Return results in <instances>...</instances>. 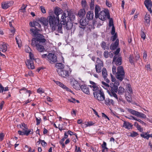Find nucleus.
I'll use <instances>...</instances> for the list:
<instances>
[{"label":"nucleus","mask_w":152,"mask_h":152,"mask_svg":"<svg viewBox=\"0 0 152 152\" xmlns=\"http://www.w3.org/2000/svg\"><path fill=\"white\" fill-rule=\"evenodd\" d=\"M32 35L34 37L31 40V45L33 47H36L37 49L39 52H44L45 48L44 45L45 44L46 39L44 36L39 33V30L30 29Z\"/></svg>","instance_id":"f257e3e1"},{"label":"nucleus","mask_w":152,"mask_h":152,"mask_svg":"<svg viewBox=\"0 0 152 152\" xmlns=\"http://www.w3.org/2000/svg\"><path fill=\"white\" fill-rule=\"evenodd\" d=\"M75 18V15L71 12L64 11L62 14L60 20V23H59L58 27V31L59 33H62V25H66L67 30L71 29L73 26L72 21H73Z\"/></svg>","instance_id":"f03ea898"},{"label":"nucleus","mask_w":152,"mask_h":152,"mask_svg":"<svg viewBox=\"0 0 152 152\" xmlns=\"http://www.w3.org/2000/svg\"><path fill=\"white\" fill-rule=\"evenodd\" d=\"M119 84L118 80H117L114 83H111L110 84V90L107 91L109 94L111 96L114 97L117 100H118V97L115 93L118 91V86L119 85Z\"/></svg>","instance_id":"7ed1b4c3"},{"label":"nucleus","mask_w":152,"mask_h":152,"mask_svg":"<svg viewBox=\"0 0 152 152\" xmlns=\"http://www.w3.org/2000/svg\"><path fill=\"white\" fill-rule=\"evenodd\" d=\"M48 19L49 20V23L52 30H55L56 27H57L59 23V18L55 17L54 15H52L49 16L48 17Z\"/></svg>","instance_id":"20e7f679"},{"label":"nucleus","mask_w":152,"mask_h":152,"mask_svg":"<svg viewBox=\"0 0 152 152\" xmlns=\"http://www.w3.org/2000/svg\"><path fill=\"white\" fill-rule=\"evenodd\" d=\"M117 72L115 75L117 79L122 81L125 77V72L122 66H119L117 68Z\"/></svg>","instance_id":"39448f33"},{"label":"nucleus","mask_w":152,"mask_h":152,"mask_svg":"<svg viewBox=\"0 0 152 152\" xmlns=\"http://www.w3.org/2000/svg\"><path fill=\"white\" fill-rule=\"evenodd\" d=\"M30 59H27L26 61V64L29 69H33L34 68L33 61H35L34 54L31 52L29 53Z\"/></svg>","instance_id":"423d86ee"},{"label":"nucleus","mask_w":152,"mask_h":152,"mask_svg":"<svg viewBox=\"0 0 152 152\" xmlns=\"http://www.w3.org/2000/svg\"><path fill=\"white\" fill-rule=\"evenodd\" d=\"M69 68H64L61 70H57V72L59 75L63 78L68 77L69 75Z\"/></svg>","instance_id":"0eeeda50"},{"label":"nucleus","mask_w":152,"mask_h":152,"mask_svg":"<svg viewBox=\"0 0 152 152\" xmlns=\"http://www.w3.org/2000/svg\"><path fill=\"white\" fill-rule=\"evenodd\" d=\"M47 60L52 64H53L57 61L56 56L54 54L49 53L48 55Z\"/></svg>","instance_id":"6e6552de"},{"label":"nucleus","mask_w":152,"mask_h":152,"mask_svg":"<svg viewBox=\"0 0 152 152\" xmlns=\"http://www.w3.org/2000/svg\"><path fill=\"white\" fill-rule=\"evenodd\" d=\"M79 23V27L83 29H85L86 26L88 24V21L86 18H83L80 20Z\"/></svg>","instance_id":"1a4fd4ad"},{"label":"nucleus","mask_w":152,"mask_h":152,"mask_svg":"<svg viewBox=\"0 0 152 152\" xmlns=\"http://www.w3.org/2000/svg\"><path fill=\"white\" fill-rule=\"evenodd\" d=\"M29 25L31 27L34 28H31V29H33L34 30H35V29H37L39 30V31H40V28H41V25L37 22H30Z\"/></svg>","instance_id":"9d476101"},{"label":"nucleus","mask_w":152,"mask_h":152,"mask_svg":"<svg viewBox=\"0 0 152 152\" xmlns=\"http://www.w3.org/2000/svg\"><path fill=\"white\" fill-rule=\"evenodd\" d=\"M144 4L150 13H152V2L151 0H145Z\"/></svg>","instance_id":"9b49d317"},{"label":"nucleus","mask_w":152,"mask_h":152,"mask_svg":"<svg viewBox=\"0 0 152 152\" xmlns=\"http://www.w3.org/2000/svg\"><path fill=\"white\" fill-rule=\"evenodd\" d=\"M95 98H96L99 101H103L104 99L105 96L103 91L100 92H98L97 94L94 95Z\"/></svg>","instance_id":"f8f14e48"},{"label":"nucleus","mask_w":152,"mask_h":152,"mask_svg":"<svg viewBox=\"0 0 152 152\" xmlns=\"http://www.w3.org/2000/svg\"><path fill=\"white\" fill-rule=\"evenodd\" d=\"M117 56H115L113 58V63H114L117 65L119 66L121 64L122 59L121 57H119L117 58Z\"/></svg>","instance_id":"ddd939ff"},{"label":"nucleus","mask_w":152,"mask_h":152,"mask_svg":"<svg viewBox=\"0 0 152 152\" xmlns=\"http://www.w3.org/2000/svg\"><path fill=\"white\" fill-rule=\"evenodd\" d=\"M13 4V2L12 1H4L1 3V7L3 9H6L12 5Z\"/></svg>","instance_id":"4468645a"},{"label":"nucleus","mask_w":152,"mask_h":152,"mask_svg":"<svg viewBox=\"0 0 152 152\" xmlns=\"http://www.w3.org/2000/svg\"><path fill=\"white\" fill-rule=\"evenodd\" d=\"M72 87L77 90H80L81 88L80 84L75 80H72L71 82Z\"/></svg>","instance_id":"2eb2a0df"},{"label":"nucleus","mask_w":152,"mask_h":152,"mask_svg":"<svg viewBox=\"0 0 152 152\" xmlns=\"http://www.w3.org/2000/svg\"><path fill=\"white\" fill-rule=\"evenodd\" d=\"M62 12V10L58 7H56L54 10V13L56 15L55 17L58 18H59V15Z\"/></svg>","instance_id":"dca6fc26"},{"label":"nucleus","mask_w":152,"mask_h":152,"mask_svg":"<svg viewBox=\"0 0 152 152\" xmlns=\"http://www.w3.org/2000/svg\"><path fill=\"white\" fill-rule=\"evenodd\" d=\"M37 20L45 26H47L49 23V20L48 18L47 19L44 17L38 18Z\"/></svg>","instance_id":"f3484780"},{"label":"nucleus","mask_w":152,"mask_h":152,"mask_svg":"<svg viewBox=\"0 0 152 152\" xmlns=\"http://www.w3.org/2000/svg\"><path fill=\"white\" fill-rule=\"evenodd\" d=\"M106 12L105 11H101L99 14V17L98 18L102 20H104L107 19Z\"/></svg>","instance_id":"a211bd4d"},{"label":"nucleus","mask_w":152,"mask_h":152,"mask_svg":"<svg viewBox=\"0 0 152 152\" xmlns=\"http://www.w3.org/2000/svg\"><path fill=\"white\" fill-rule=\"evenodd\" d=\"M89 86L91 88H93V91H94L93 93V94L94 95L96 94L99 92H100L102 91V90L100 88H99L98 86H97L96 87L94 86H91V85Z\"/></svg>","instance_id":"6ab92c4d"},{"label":"nucleus","mask_w":152,"mask_h":152,"mask_svg":"<svg viewBox=\"0 0 152 152\" xmlns=\"http://www.w3.org/2000/svg\"><path fill=\"white\" fill-rule=\"evenodd\" d=\"M123 127L128 130L132 129L133 125L129 122L124 121Z\"/></svg>","instance_id":"aec40b11"},{"label":"nucleus","mask_w":152,"mask_h":152,"mask_svg":"<svg viewBox=\"0 0 152 152\" xmlns=\"http://www.w3.org/2000/svg\"><path fill=\"white\" fill-rule=\"evenodd\" d=\"M119 43V39H117L115 42L114 43H112L110 47V49L112 50H114L116 49Z\"/></svg>","instance_id":"412c9836"},{"label":"nucleus","mask_w":152,"mask_h":152,"mask_svg":"<svg viewBox=\"0 0 152 152\" xmlns=\"http://www.w3.org/2000/svg\"><path fill=\"white\" fill-rule=\"evenodd\" d=\"M80 88L82 91L85 93L87 94H90L89 88L87 85L85 84L81 85V86Z\"/></svg>","instance_id":"4be33fe9"},{"label":"nucleus","mask_w":152,"mask_h":152,"mask_svg":"<svg viewBox=\"0 0 152 152\" xmlns=\"http://www.w3.org/2000/svg\"><path fill=\"white\" fill-rule=\"evenodd\" d=\"M145 23L146 24V25L149 26L150 25V15L149 13H147L144 17Z\"/></svg>","instance_id":"5701e85b"},{"label":"nucleus","mask_w":152,"mask_h":152,"mask_svg":"<svg viewBox=\"0 0 152 152\" xmlns=\"http://www.w3.org/2000/svg\"><path fill=\"white\" fill-rule=\"evenodd\" d=\"M94 13L92 11H88L86 15V17L88 20H91L93 18Z\"/></svg>","instance_id":"b1692460"},{"label":"nucleus","mask_w":152,"mask_h":152,"mask_svg":"<svg viewBox=\"0 0 152 152\" xmlns=\"http://www.w3.org/2000/svg\"><path fill=\"white\" fill-rule=\"evenodd\" d=\"M65 66L61 63H57L56 64L55 67L57 70H61L64 68Z\"/></svg>","instance_id":"393cba45"},{"label":"nucleus","mask_w":152,"mask_h":152,"mask_svg":"<svg viewBox=\"0 0 152 152\" xmlns=\"http://www.w3.org/2000/svg\"><path fill=\"white\" fill-rule=\"evenodd\" d=\"M95 17L96 18H98L99 17V12L101 10L100 7L98 5H96L95 8Z\"/></svg>","instance_id":"a878e982"},{"label":"nucleus","mask_w":152,"mask_h":152,"mask_svg":"<svg viewBox=\"0 0 152 152\" xmlns=\"http://www.w3.org/2000/svg\"><path fill=\"white\" fill-rule=\"evenodd\" d=\"M27 129H24L23 130L24 132V135L28 136L29 134H32L33 133V130L32 129H29L27 130Z\"/></svg>","instance_id":"bb28decb"},{"label":"nucleus","mask_w":152,"mask_h":152,"mask_svg":"<svg viewBox=\"0 0 152 152\" xmlns=\"http://www.w3.org/2000/svg\"><path fill=\"white\" fill-rule=\"evenodd\" d=\"M7 44H3L1 45L0 47V51L3 52H5L7 50Z\"/></svg>","instance_id":"cd10ccee"},{"label":"nucleus","mask_w":152,"mask_h":152,"mask_svg":"<svg viewBox=\"0 0 152 152\" xmlns=\"http://www.w3.org/2000/svg\"><path fill=\"white\" fill-rule=\"evenodd\" d=\"M85 10L83 9H80L78 12V15L80 17H83L85 14Z\"/></svg>","instance_id":"c85d7f7f"},{"label":"nucleus","mask_w":152,"mask_h":152,"mask_svg":"<svg viewBox=\"0 0 152 152\" xmlns=\"http://www.w3.org/2000/svg\"><path fill=\"white\" fill-rule=\"evenodd\" d=\"M20 91H24L25 92L26 94L28 97H29L30 95L31 94V91L27 90L26 88H23L20 89Z\"/></svg>","instance_id":"c756f323"},{"label":"nucleus","mask_w":152,"mask_h":152,"mask_svg":"<svg viewBox=\"0 0 152 152\" xmlns=\"http://www.w3.org/2000/svg\"><path fill=\"white\" fill-rule=\"evenodd\" d=\"M102 75L104 78L107 77V74L106 69L105 68H103L102 71Z\"/></svg>","instance_id":"7c9ffc66"},{"label":"nucleus","mask_w":152,"mask_h":152,"mask_svg":"<svg viewBox=\"0 0 152 152\" xmlns=\"http://www.w3.org/2000/svg\"><path fill=\"white\" fill-rule=\"evenodd\" d=\"M140 135L141 137L145 138L147 140H148L149 137H152V134H148L146 135H145L144 134H141Z\"/></svg>","instance_id":"2f4dec72"},{"label":"nucleus","mask_w":152,"mask_h":152,"mask_svg":"<svg viewBox=\"0 0 152 152\" xmlns=\"http://www.w3.org/2000/svg\"><path fill=\"white\" fill-rule=\"evenodd\" d=\"M128 111L131 113L137 116L139 112L132 109H129Z\"/></svg>","instance_id":"473e14b6"},{"label":"nucleus","mask_w":152,"mask_h":152,"mask_svg":"<svg viewBox=\"0 0 152 152\" xmlns=\"http://www.w3.org/2000/svg\"><path fill=\"white\" fill-rule=\"evenodd\" d=\"M124 89L123 87L121 86L119 87L118 89V94L119 95L123 94L124 93Z\"/></svg>","instance_id":"72a5a7b5"},{"label":"nucleus","mask_w":152,"mask_h":152,"mask_svg":"<svg viewBox=\"0 0 152 152\" xmlns=\"http://www.w3.org/2000/svg\"><path fill=\"white\" fill-rule=\"evenodd\" d=\"M96 63L97 64L96 65H99L102 66H103V64L102 61L99 58H96Z\"/></svg>","instance_id":"f704fd0d"},{"label":"nucleus","mask_w":152,"mask_h":152,"mask_svg":"<svg viewBox=\"0 0 152 152\" xmlns=\"http://www.w3.org/2000/svg\"><path fill=\"white\" fill-rule=\"evenodd\" d=\"M20 127L23 130H24V129H28L27 125L25 124L24 123H21L20 125Z\"/></svg>","instance_id":"c9c22d12"},{"label":"nucleus","mask_w":152,"mask_h":152,"mask_svg":"<svg viewBox=\"0 0 152 152\" xmlns=\"http://www.w3.org/2000/svg\"><path fill=\"white\" fill-rule=\"evenodd\" d=\"M102 148L104 149H106V152L108 151V148L107 147V143L104 141H103V144L101 146Z\"/></svg>","instance_id":"e433bc0d"},{"label":"nucleus","mask_w":152,"mask_h":152,"mask_svg":"<svg viewBox=\"0 0 152 152\" xmlns=\"http://www.w3.org/2000/svg\"><path fill=\"white\" fill-rule=\"evenodd\" d=\"M102 66L99 65H95V69L97 72L99 73L101 72Z\"/></svg>","instance_id":"4c0bfd02"},{"label":"nucleus","mask_w":152,"mask_h":152,"mask_svg":"<svg viewBox=\"0 0 152 152\" xmlns=\"http://www.w3.org/2000/svg\"><path fill=\"white\" fill-rule=\"evenodd\" d=\"M137 117L142 118H143L145 119L146 118V115H145L143 114L142 113L138 112Z\"/></svg>","instance_id":"58836bf2"},{"label":"nucleus","mask_w":152,"mask_h":152,"mask_svg":"<svg viewBox=\"0 0 152 152\" xmlns=\"http://www.w3.org/2000/svg\"><path fill=\"white\" fill-rule=\"evenodd\" d=\"M56 84L58 85L59 86L61 87L64 88L65 87V86L63 84L61 83V82L58 81H55Z\"/></svg>","instance_id":"ea45409f"},{"label":"nucleus","mask_w":152,"mask_h":152,"mask_svg":"<svg viewBox=\"0 0 152 152\" xmlns=\"http://www.w3.org/2000/svg\"><path fill=\"white\" fill-rule=\"evenodd\" d=\"M94 0H91V2L90 4V9L91 10H93L94 8Z\"/></svg>","instance_id":"a19ab883"},{"label":"nucleus","mask_w":152,"mask_h":152,"mask_svg":"<svg viewBox=\"0 0 152 152\" xmlns=\"http://www.w3.org/2000/svg\"><path fill=\"white\" fill-rule=\"evenodd\" d=\"M134 57L132 56L131 55H130L129 58V61L130 63L132 64H134Z\"/></svg>","instance_id":"79ce46f5"},{"label":"nucleus","mask_w":152,"mask_h":152,"mask_svg":"<svg viewBox=\"0 0 152 152\" xmlns=\"http://www.w3.org/2000/svg\"><path fill=\"white\" fill-rule=\"evenodd\" d=\"M69 101L70 102H72L73 103H75L76 102H77V103H79V102L78 100H76L75 99L72 98L71 99H68Z\"/></svg>","instance_id":"37998d69"},{"label":"nucleus","mask_w":152,"mask_h":152,"mask_svg":"<svg viewBox=\"0 0 152 152\" xmlns=\"http://www.w3.org/2000/svg\"><path fill=\"white\" fill-rule=\"evenodd\" d=\"M110 109V110L111 113L112 115L118 118H119V114L116 113L115 112L113 111L111 109Z\"/></svg>","instance_id":"c03bdc74"},{"label":"nucleus","mask_w":152,"mask_h":152,"mask_svg":"<svg viewBox=\"0 0 152 152\" xmlns=\"http://www.w3.org/2000/svg\"><path fill=\"white\" fill-rule=\"evenodd\" d=\"M77 110L76 109H72V111L71 112V114L73 117H75L76 115V113Z\"/></svg>","instance_id":"a18cd8bd"},{"label":"nucleus","mask_w":152,"mask_h":152,"mask_svg":"<svg viewBox=\"0 0 152 152\" xmlns=\"http://www.w3.org/2000/svg\"><path fill=\"white\" fill-rule=\"evenodd\" d=\"M141 37L143 39H145L146 35L145 33L144 32L143 29L142 28L141 30Z\"/></svg>","instance_id":"49530a36"},{"label":"nucleus","mask_w":152,"mask_h":152,"mask_svg":"<svg viewBox=\"0 0 152 152\" xmlns=\"http://www.w3.org/2000/svg\"><path fill=\"white\" fill-rule=\"evenodd\" d=\"M117 33H115L113 36H112L110 38V39L112 40V41H115L117 38Z\"/></svg>","instance_id":"de8ad7c7"},{"label":"nucleus","mask_w":152,"mask_h":152,"mask_svg":"<svg viewBox=\"0 0 152 152\" xmlns=\"http://www.w3.org/2000/svg\"><path fill=\"white\" fill-rule=\"evenodd\" d=\"M138 135V134L137 132L134 131H133L132 133H131L130 136L132 137H135L137 136Z\"/></svg>","instance_id":"09e8293b"},{"label":"nucleus","mask_w":152,"mask_h":152,"mask_svg":"<svg viewBox=\"0 0 152 152\" xmlns=\"http://www.w3.org/2000/svg\"><path fill=\"white\" fill-rule=\"evenodd\" d=\"M106 43L104 41H103L101 44V46L104 50L106 49Z\"/></svg>","instance_id":"8fccbe9b"},{"label":"nucleus","mask_w":152,"mask_h":152,"mask_svg":"<svg viewBox=\"0 0 152 152\" xmlns=\"http://www.w3.org/2000/svg\"><path fill=\"white\" fill-rule=\"evenodd\" d=\"M35 118L37 122L36 124L37 125H38L40 124V122L42 121V120L40 117L37 118L36 117Z\"/></svg>","instance_id":"3c124183"},{"label":"nucleus","mask_w":152,"mask_h":152,"mask_svg":"<svg viewBox=\"0 0 152 152\" xmlns=\"http://www.w3.org/2000/svg\"><path fill=\"white\" fill-rule=\"evenodd\" d=\"M94 124L95 123H94L92 121H91L88 122H87V124H86V125L87 127L90 126H92L94 125Z\"/></svg>","instance_id":"603ef678"},{"label":"nucleus","mask_w":152,"mask_h":152,"mask_svg":"<svg viewBox=\"0 0 152 152\" xmlns=\"http://www.w3.org/2000/svg\"><path fill=\"white\" fill-rule=\"evenodd\" d=\"M109 27H111L112 26H114L113 24V20L112 18L110 19L109 21Z\"/></svg>","instance_id":"864d4df0"},{"label":"nucleus","mask_w":152,"mask_h":152,"mask_svg":"<svg viewBox=\"0 0 152 152\" xmlns=\"http://www.w3.org/2000/svg\"><path fill=\"white\" fill-rule=\"evenodd\" d=\"M27 5L26 6H25V4H23L22 5V7H21L20 9V10H23L22 11H21L22 12H25L26 10V7Z\"/></svg>","instance_id":"5fc2aeb1"},{"label":"nucleus","mask_w":152,"mask_h":152,"mask_svg":"<svg viewBox=\"0 0 152 152\" xmlns=\"http://www.w3.org/2000/svg\"><path fill=\"white\" fill-rule=\"evenodd\" d=\"M112 72L113 75L116 74V67L115 66H113L112 68Z\"/></svg>","instance_id":"6e6d98bb"},{"label":"nucleus","mask_w":152,"mask_h":152,"mask_svg":"<svg viewBox=\"0 0 152 152\" xmlns=\"http://www.w3.org/2000/svg\"><path fill=\"white\" fill-rule=\"evenodd\" d=\"M81 4L83 7H85L86 5V0H82L81 1Z\"/></svg>","instance_id":"4d7b16f0"},{"label":"nucleus","mask_w":152,"mask_h":152,"mask_svg":"<svg viewBox=\"0 0 152 152\" xmlns=\"http://www.w3.org/2000/svg\"><path fill=\"white\" fill-rule=\"evenodd\" d=\"M136 128H137L138 130H139L140 132H142L143 131V128H141V126L139 125H137V126Z\"/></svg>","instance_id":"13d9d810"},{"label":"nucleus","mask_w":152,"mask_h":152,"mask_svg":"<svg viewBox=\"0 0 152 152\" xmlns=\"http://www.w3.org/2000/svg\"><path fill=\"white\" fill-rule=\"evenodd\" d=\"M102 118H104V119H107L109 121L110 120L109 118L104 113H102Z\"/></svg>","instance_id":"bf43d9fd"},{"label":"nucleus","mask_w":152,"mask_h":152,"mask_svg":"<svg viewBox=\"0 0 152 152\" xmlns=\"http://www.w3.org/2000/svg\"><path fill=\"white\" fill-rule=\"evenodd\" d=\"M108 52L107 51H105L104 53V56L106 58H107L108 57Z\"/></svg>","instance_id":"052dcab7"},{"label":"nucleus","mask_w":152,"mask_h":152,"mask_svg":"<svg viewBox=\"0 0 152 152\" xmlns=\"http://www.w3.org/2000/svg\"><path fill=\"white\" fill-rule=\"evenodd\" d=\"M40 8L41 9V12L43 13L44 14L46 13V10L45 8L43 6H41L40 7Z\"/></svg>","instance_id":"680f3d73"},{"label":"nucleus","mask_w":152,"mask_h":152,"mask_svg":"<svg viewBox=\"0 0 152 152\" xmlns=\"http://www.w3.org/2000/svg\"><path fill=\"white\" fill-rule=\"evenodd\" d=\"M90 148L92 150L93 152H97L98 151V149L96 147H94L92 146H91Z\"/></svg>","instance_id":"e2e57ef3"},{"label":"nucleus","mask_w":152,"mask_h":152,"mask_svg":"<svg viewBox=\"0 0 152 152\" xmlns=\"http://www.w3.org/2000/svg\"><path fill=\"white\" fill-rule=\"evenodd\" d=\"M37 93L39 94H42L44 93V91L43 90L42 88H39L37 90Z\"/></svg>","instance_id":"0e129e2a"},{"label":"nucleus","mask_w":152,"mask_h":152,"mask_svg":"<svg viewBox=\"0 0 152 152\" xmlns=\"http://www.w3.org/2000/svg\"><path fill=\"white\" fill-rule=\"evenodd\" d=\"M4 136V135L3 133H0V141H2L3 140Z\"/></svg>","instance_id":"69168bd1"},{"label":"nucleus","mask_w":152,"mask_h":152,"mask_svg":"<svg viewBox=\"0 0 152 152\" xmlns=\"http://www.w3.org/2000/svg\"><path fill=\"white\" fill-rule=\"evenodd\" d=\"M120 48H118L114 53V54H115V56H117V55L120 52Z\"/></svg>","instance_id":"338daca9"},{"label":"nucleus","mask_w":152,"mask_h":152,"mask_svg":"<svg viewBox=\"0 0 152 152\" xmlns=\"http://www.w3.org/2000/svg\"><path fill=\"white\" fill-rule=\"evenodd\" d=\"M75 150L76 152H81V150L80 149V147H79L77 148V145H75Z\"/></svg>","instance_id":"774afa93"}]
</instances>
